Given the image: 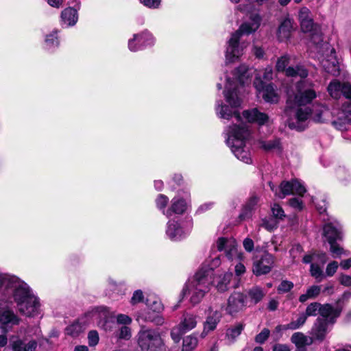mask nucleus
<instances>
[{
	"label": "nucleus",
	"mask_w": 351,
	"mask_h": 351,
	"mask_svg": "<svg viewBox=\"0 0 351 351\" xmlns=\"http://www.w3.org/2000/svg\"><path fill=\"white\" fill-rule=\"evenodd\" d=\"M306 319V315L304 313H300L296 320H292L289 324H288L290 330H294L300 328L305 324Z\"/></svg>",
	"instance_id": "44"
},
{
	"label": "nucleus",
	"mask_w": 351,
	"mask_h": 351,
	"mask_svg": "<svg viewBox=\"0 0 351 351\" xmlns=\"http://www.w3.org/2000/svg\"><path fill=\"white\" fill-rule=\"evenodd\" d=\"M273 351H291L289 346L283 343H276L272 347Z\"/></svg>",
	"instance_id": "62"
},
{
	"label": "nucleus",
	"mask_w": 351,
	"mask_h": 351,
	"mask_svg": "<svg viewBox=\"0 0 351 351\" xmlns=\"http://www.w3.org/2000/svg\"><path fill=\"white\" fill-rule=\"evenodd\" d=\"M351 296V293H344L342 295V299L338 300L333 306H330V324L333 322V319L339 316L343 306V299L348 300Z\"/></svg>",
	"instance_id": "33"
},
{
	"label": "nucleus",
	"mask_w": 351,
	"mask_h": 351,
	"mask_svg": "<svg viewBox=\"0 0 351 351\" xmlns=\"http://www.w3.org/2000/svg\"><path fill=\"white\" fill-rule=\"evenodd\" d=\"M151 309H149L147 311L141 312L137 318L138 322L141 319L145 322H154L156 318L157 317V314L155 312H151Z\"/></svg>",
	"instance_id": "46"
},
{
	"label": "nucleus",
	"mask_w": 351,
	"mask_h": 351,
	"mask_svg": "<svg viewBox=\"0 0 351 351\" xmlns=\"http://www.w3.org/2000/svg\"><path fill=\"white\" fill-rule=\"evenodd\" d=\"M321 288L319 286L313 285L309 287L306 293L300 296L299 300L300 302H304L308 299L316 298L320 293Z\"/></svg>",
	"instance_id": "40"
},
{
	"label": "nucleus",
	"mask_w": 351,
	"mask_h": 351,
	"mask_svg": "<svg viewBox=\"0 0 351 351\" xmlns=\"http://www.w3.org/2000/svg\"><path fill=\"white\" fill-rule=\"evenodd\" d=\"M293 287V284L291 281L283 280L281 282L278 287V291L280 293H286L289 291Z\"/></svg>",
	"instance_id": "54"
},
{
	"label": "nucleus",
	"mask_w": 351,
	"mask_h": 351,
	"mask_svg": "<svg viewBox=\"0 0 351 351\" xmlns=\"http://www.w3.org/2000/svg\"><path fill=\"white\" fill-rule=\"evenodd\" d=\"M339 119L341 122L339 123L336 121L332 122V125L337 129L343 130L344 125L346 123H351V101H348L344 104L341 112L339 113Z\"/></svg>",
	"instance_id": "29"
},
{
	"label": "nucleus",
	"mask_w": 351,
	"mask_h": 351,
	"mask_svg": "<svg viewBox=\"0 0 351 351\" xmlns=\"http://www.w3.org/2000/svg\"><path fill=\"white\" fill-rule=\"evenodd\" d=\"M217 247L219 251H224L226 258L230 261H241L243 259V254L238 251V245L234 239L219 238L217 241ZM234 272L239 276L245 272V267L239 262L234 266Z\"/></svg>",
	"instance_id": "6"
},
{
	"label": "nucleus",
	"mask_w": 351,
	"mask_h": 351,
	"mask_svg": "<svg viewBox=\"0 0 351 351\" xmlns=\"http://www.w3.org/2000/svg\"><path fill=\"white\" fill-rule=\"evenodd\" d=\"M293 20L289 17L285 18L278 28L277 37L280 42L287 41L291 35Z\"/></svg>",
	"instance_id": "25"
},
{
	"label": "nucleus",
	"mask_w": 351,
	"mask_h": 351,
	"mask_svg": "<svg viewBox=\"0 0 351 351\" xmlns=\"http://www.w3.org/2000/svg\"><path fill=\"white\" fill-rule=\"evenodd\" d=\"M169 202V198L162 194H160L158 195L157 198L156 199V204L157 208L162 211V213L164 214V212H166L167 210H165V208Z\"/></svg>",
	"instance_id": "48"
},
{
	"label": "nucleus",
	"mask_w": 351,
	"mask_h": 351,
	"mask_svg": "<svg viewBox=\"0 0 351 351\" xmlns=\"http://www.w3.org/2000/svg\"><path fill=\"white\" fill-rule=\"evenodd\" d=\"M291 341L295 345L297 348H302L312 343V339L306 336L300 332H295L291 337Z\"/></svg>",
	"instance_id": "34"
},
{
	"label": "nucleus",
	"mask_w": 351,
	"mask_h": 351,
	"mask_svg": "<svg viewBox=\"0 0 351 351\" xmlns=\"http://www.w3.org/2000/svg\"><path fill=\"white\" fill-rule=\"evenodd\" d=\"M248 295L251 300L256 304L263 299L265 293L261 288L256 287L249 291Z\"/></svg>",
	"instance_id": "43"
},
{
	"label": "nucleus",
	"mask_w": 351,
	"mask_h": 351,
	"mask_svg": "<svg viewBox=\"0 0 351 351\" xmlns=\"http://www.w3.org/2000/svg\"><path fill=\"white\" fill-rule=\"evenodd\" d=\"M274 263V257L269 253H265L260 261L254 263L253 272L256 276L266 274L271 271Z\"/></svg>",
	"instance_id": "18"
},
{
	"label": "nucleus",
	"mask_w": 351,
	"mask_h": 351,
	"mask_svg": "<svg viewBox=\"0 0 351 351\" xmlns=\"http://www.w3.org/2000/svg\"><path fill=\"white\" fill-rule=\"evenodd\" d=\"M5 306L0 307V324L3 328H11L14 325H18L20 322V318L14 312L9 308H4Z\"/></svg>",
	"instance_id": "21"
},
{
	"label": "nucleus",
	"mask_w": 351,
	"mask_h": 351,
	"mask_svg": "<svg viewBox=\"0 0 351 351\" xmlns=\"http://www.w3.org/2000/svg\"><path fill=\"white\" fill-rule=\"evenodd\" d=\"M301 29L304 32L311 33V39L314 43H318L322 40L321 35L317 32V28H314L315 25L312 19H308L300 22Z\"/></svg>",
	"instance_id": "31"
},
{
	"label": "nucleus",
	"mask_w": 351,
	"mask_h": 351,
	"mask_svg": "<svg viewBox=\"0 0 351 351\" xmlns=\"http://www.w3.org/2000/svg\"><path fill=\"white\" fill-rule=\"evenodd\" d=\"M88 343L90 347H95L99 341V333L97 330H93L88 332Z\"/></svg>",
	"instance_id": "47"
},
{
	"label": "nucleus",
	"mask_w": 351,
	"mask_h": 351,
	"mask_svg": "<svg viewBox=\"0 0 351 351\" xmlns=\"http://www.w3.org/2000/svg\"><path fill=\"white\" fill-rule=\"evenodd\" d=\"M289 62L288 56H283L278 59L276 62V70L278 71H285L287 77H297L304 79L308 75L307 70L302 66H289L286 68Z\"/></svg>",
	"instance_id": "14"
},
{
	"label": "nucleus",
	"mask_w": 351,
	"mask_h": 351,
	"mask_svg": "<svg viewBox=\"0 0 351 351\" xmlns=\"http://www.w3.org/2000/svg\"><path fill=\"white\" fill-rule=\"evenodd\" d=\"M208 315L204 323V329L200 335L202 338H204L209 332L214 330L221 318V313L218 311H213L211 308L208 309Z\"/></svg>",
	"instance_id": "20"
},
{
	"label": "nucleus",
	"mask_w": 351,
	"mask_h": 351,
	"mask_svg": "<svg viewBox=\"0 0 351 351\" xmlns=\"http://www.w3.org/2000/svg\"><path fill=\"white\" fill-rule=\"evenodd\" d=\"M243 245L245 250L248 252H251L254 246V241L250 238L245 239L243 242Z\"/></svg>",
	"instance_id": "59"
},
{
	"label": "nucleus",
	"mask_w": 351,
	"mask_h": 351,
	"mask_svg": "<svg viewBox=\"0 0 351 351\" xmlns=\"http://www.w3.org/2000/svg\"><path fill=\"white\" fill-rule=\"evenodd\" d=\"M117 322L118 324L127 326L132 323V319L127 315L119 314L117 317Z\"/></svg>",
	"instance_id": "56"
},
{
	"label": "nucleus",
	"mask_w": 351,
	"mask_h": 351,
	"mask_svg": "<svg viewBox=\"0 0 351 351\" xmlns=\"http://www.w3.org/2000/svg\"><path fill=\"white\" fill-rule=\"evenodd\" d=\"M214 206L213 202H206L203 204H202L197 209V213H203L207 210H210Z\"/></svg>",
	"instance_id": "60"
},
{
	"label": "nucleus",
	"mask_w": 351,
	"mask_h": 351,
	"mask_svg": "<svg viewBox=\"0 0 351 351\" xmlns=\"http://www.w3.org/2000/svg\"><path fill=\"white\" fill-rule=\"evenodd\" d=\"M269 185L271 190L274 192L275 195L281 199L291 194L303 196L306 192L303 182L297 179L292 180L291 181H283L278 188L271 182H269Z\"/></svg>",
	"instance_id": "7"
},
{
	"label": "nucleus",
	"mask_w": 351,
	"mask_h": 351,
	"mask_svg": "<svg viewBox=\"0 0 351 351\" xmlns=\"http://www.w3.org/2000/svg\"><path fill=\"white\" fill-rule=\"evenodd\" d=\"M246 304V296L240 292H234L229 296L225 311L227 314L235 316L245 309Z\"/></svg>",
	"instance_id": "15"
},
{
	"label": "nucleus",
	"mask_w": 351,
	"mask_h": 351,
	"mask_svg": "<svg viewBox=\"0 0 351 351\" xmlns=\"http://www.w3.org/2000/svg\"><path fill=\"white\" fill-rule=\"evenodd\" d=\"M186 209V203L185 200L180 197H175L171 199L170 207L164 212V215L170 217L173 214L181 215Z\"/></svg>",
	"instance_id": "26"
},
{
	"label": "nucleus",
	"mask_w": 351,
	"mask_h": 351,
	"mask_svg": "<svg viewBox=\"0 0 351 351\" xmlns=\"http://www.w3.org/2000/svg\"><path fill=\"white\" fill-rule=\"evenodd\" d=\"M243 330V326L241 324H237L235 326L228 328L226 334V338L228 343H234L237 338L241 335Z\"/></svg>",
	"instance_id": "36"
},
{
	"label": "nucleus",
	"mask_w": 351,
	"mask_h": 351,
	"mask_svg": "<svg viewBox=\"0 0 351 351\" xmlns=\"http://www.w3.org/2000/svg\"><path fill=\"white\" fill-rule=\"evenodd\" d=\"M151 310L155 312L156 313H158L163 309V306L160 301L155 300L153 302L152 305L151 306Z\"/></svg>",
	"instance_id": "61"
},
{
	"label": "nucleus",
	"mask_w": 351,
	"mask_h": 351,
	"mask_svg": "<svg viewBox=\"0 0 351 351\" xmlns=\"http://www.w3.org/2000/svg\"><path fill=\"white\" fill-rule=\"evenodd\" d=\"M14 302L18 311L27 317L40 314V302L28 285L15 276L0 272V307Z\"/></svg>",
	"instance_id": "2"
},
{
	"label": "nucleus",
	"mask_w": 351,
	"mask_h": 351,
	"mask_svg": "<svg viewBox=\"0 0 351 351\" xmlns=\"http://www.w3.org/2000/svg\"><path fill=\"white\" fill-rule=\"evenodd\" d=\"M144 295L141 290H136L134 292L133 295L131 298L130 303L132 305H135L140 302H143Z\"/></svg>",
	"instance_id": "53"
},
{
	"label": "nucleus",
	"mask_w": 351,
	"mask_h": 351,
	"mask_svg": "<svg viewBox=\"0 0 351 351\" xmlns=\"http://www.w3.org/2000/svg\"><path fill=\"white\" fill-rule=\"evenodd\" d=\"M324 265V264H322L319 259L316 263H313L311 265V274L317 281H321L324 277V274H323Z\"/></svg>",
	"instance_id": "39"
},
{
	"label": "nucleus",
	"mask_w": 351,
	"mask_h": 351,
	"mask_svg": "<svg viewBox=\"0 0 351 351\" xmlns=\"http://www.w3.org/2000/svg\"><path fill=\"white\" fill-rule=\"evenodd\" d=\"M141 2L147 8L156 9L159 7L161 0H141Z\"/></svg>",
	"instance_id": "57"
},
{
	"label": "nucleus",
	"mask_w": 351,
	"mask_h": 351,
	"mask_svg": "<svg viewBox=\"0 0 351 351\" xmlns=\"http://www.w3.org/2000/svg\"><path fill=\"white\" fill-rule=\"evenodd\" d=\"M254 86L256 90L257 96L262 97L268 103H277L279 100V95L271 84H265L261 78V75L257 74L254 81Z\"/></svg>",
	"instance_id": "10"
},
{
	"label": "nucleus",
	"mask_w": 351,
	"mask_h": 351,
	"mask_svg": "<svg viewBox=\"0 0 351 351\" xmlns=\"http://www.w3.org/2000/svg\"><path fill=\"white\" fill-rule=\"evenodd\" d=\"M320 259L322 264H324L327 261V256L326 254L314 253L313 254H306L303 258V263H316Z\"/></svg>",
	"instance_id": "42"
},
{
	"label": "nucleus",
	"mask_w": 351,
	"mask_h": 351,
	"mask_svg": "<svg viewBox=\"0 0 351 351\" xmlns=\"http://www.w3.org/2000/svg\"><path fill=\"white\" fill-rule=\"evenodd\" d=\"M232 274L231 272H226L222 275H219L214 280L216 283V288L220 292H224L228 290V286L232 278Z\"/></svg>",
	"instance_id": "32"
},
{
	"label": "nucleus",
	"mask_w": 351,
	"mask_h": 351,
	"mask_svg": "<svg viewBox=\"0 0 351 351\" xmlns=\"http://www.w3.org/2000/svg\"><path fill=\"white\" fill-rule=\"evenodd\" d=\"M243 115L248 122L256 123L259 126H267L272 123V121L266 113L260 111L257 108L245 110L243 112Z\"/></svg>",
	"instance_id": "17"
},
{
	"label": "nucleus",
	"mask_w": 351,
	"mask_h": 351,
	"mask_svg": "<svg viewBox=\"0 0 351 351\" xmlns=\"http://www.w3.org/2000/svg\"><path fill=\"white\" fill-rule=\"evenodd\" d=\"M86 322H75L66 328V334L72 337H77L85 329Z\"/></svg>",
	"instance_id": "37"
},
{
	"label": "nucleus",
	"mask_w": 351,
	"mask_h": 351,
	"mask_svg": "<svg viewBox=\"0 0 351 351\" xmlns=\"http://www.w3.org/2000/svg\"><path fill=\"white\" fill-rule=\"evenodd\" d=\"M197 324V316L186 313L182 315L180 324L173 327L171 332L173 340L178 343L183 334L195 328Z\"/></svg>",
	"instance_id": "9"
},
{
	"label": "nucleus",
	"mask_w": 351,
	"mask_h": 351,
	"mask_svg": "<svg viewBox=\"0 0 351 351\" xmlns=\"http://www.w3.org/2000/svg\"><path fill=\"white\" fill-rule=\"evenodd\" d=\"M190 232V228H186L182 223L169 220L167 223L166 235L171 241H177L184 238Z\"/></svg>",
	"instance_id": "16"
},
{
	"label": "nucleus",
	"mask_w": 351,
	"mask_h": 351,
	"mask_svg": "<svg viewBox=\"0 0 351 351\" xmlns=\"http://www.w3.org/2000/svg\"><path fill=\"white\" fill-rule=\"evenodd\" d=\"M270 331L267 328H264L256 337L255 341L258 343H263L269 337Z\"/></svg>",
	"instance_id": "51"
},
{
	"label": "nucleus",
	"mask_w": 351,
	"mask_h": 351,
	"mask_svg": "<svg viewBox=\"0 0 351 351\" xmlns=\"http://www.w3.org/2000/svg\"><path fill=\"white\" fill-rule=\"evenodd\" d=\"M76 8H67L61 13V25L62 27H71L76 24L78 20L77 9L80 8V3L75 5Z\"/></svg>",
	"instance_id": "23"
},
{
	"label": "nucleus",
	"mask_w": 351,
	"mask_h": 351,
	"mask_svg": "<svg viewBox=\"0 0 351 351\" xmlns=\"http://www.w3.org/2000/svg\"><path fill=\"white\" fill-rule=\"evenodd\" d=\"M330 75L339 76L341 71V55L339 51L335 49H330Z\"/></svg>",
	"instance_id": "30"
},
{
	"label": "nucleus",
	"mask_w": 351,
	"mask_h": 351,
	"mask_svg": "<svg viewBox=\"0 0 351 351\" xmlns=\"http://www.w3.org/2000/svg\"><path fill=\"white\" fill-rule=\"evenodd\" d=\"M258 202L259 199L256 196H253L248 199L243 206L242 210L239 215L240 221H245L252 218Z\"/></svg>",
	"instance_id": "28"
},
{
	"label": "nucleus",
	"mask_w": 351,
	"mask_h": 351,
	"mask_svg": "<svg viewBox=\"0 0 351 351\" xmlns=\"http://www.w3.org/2000/svg\"><path fill=\"white\" fill-rule=\"evenodd\" d=\"M288 330H290L289 324L278 325L273 331V336L278 340L281 337L282 332Z\"/></svg>",
	"instance_id": "50"
},
{
	"label": "nucleus",
	"mask_w": 351,
	"mask_h": 351,
	"mask_svg": "<svg viewBox=\"0 0 351 351\" xmlns=\"http://www.w3.org/2000/svg\"><path fill=\"white\" fill-rule=\"evenodd\" d=\"M156 43V39L149 32L145 30L141 33L134 34L133 38L128 40V49L136 52L143 48L152 47Z\"/></svg>",
	"instance_id": "13"
},
{
	"label": "nucleus",
	"mask_w": 351,
	"mask_h": 351,
	"mask_svg": "<svg viewBox=\"0 0 351 351\" xmlns=\"http://www.w3.org/2000/svg\"><path fill=\"white\" fill-rule=\"evenodd\" d=\"M328 317H318L312 328L311 335L317 340L322 341L326 335L328 326Z\"/></svg>",
	"instance_id": "22"
},
{
	"label": "nucleus",
	"mask_w": 351,
	"mask_h": 351,
	"mask_svg": "<svg viewBox=\"0 0 351 351\" xmlns=\"http://www.w3.org/2000/svg\"><path fill=\"white\" fill-rule=\"evenodd\" d=\"M138 343L143 351H156L161 344V339L154 330H141L138 333Z\"/></svg>",
	"instance_id": "11"
},
{
	"label": "nucleus",
	"mask_w": 351,
	"mask_h": 351,
	"mask_svg": "<svg viewBox=\"0 0 351 351\" xmlns=\"http://www.w3.org/2000/svg\"><path fill=\"white\" fill-rule=\"evenodd\" d=\"M254 72L253 69H249L245 64H241L232 73V77L227 75L223 95L230 106L220 104L218 101L216 108L217 114L220 118L229 120L234 117L237 123H239V125L234 124L227 129L226 143L234 155L246 164L252 162L249 147L246 145L250 134L247 128L240 124L241 117L236 108H239L242 103L241 89L245 84L250 83Z\"/></svg>",
	"instance_id": "1"
},
{
	"label": "nucleus",
	"mask_w": 351,
	"mask_h": 351,
	"mask_svg": "<svg viewBox=\"0 0 351 351\" xmlns=\"http://www.w3.org/2000/svg\"><path fill=\"white\" fill-rule=\"evenodd\" d=\"M341 94L347 99H351V84L347 82L341 84L336 80L330 82V96L338 97Z\"/></svg>",
	"instance_id": "24"
},
{
	"label": "nucleus",
	"mask_w": 351,
	"mask_h": 351,
	"mask_svg": "<svg viewBox=\"0 0 351 351\" xmlns=\"http://www.w3.org/2000/svg\"><path fill=\"white\" fill-rule=\"evenodd\" d=\"M212 273L210 269H199L186 283L181 295H190V302L193 305L199 303L210 290Z\"/></svg>",
	"instance_id": "5"
},
{
	"label": "nucleus",
	"mask_w": 351,
	"mask_h": 351,
	"mask_svg": "<svg viewBox=\"0 0 351 351\" xmlns=\"http://www.w3.org/2000/svg\"><path fill=\"white\" fill-rule=\"evenodd\" d=\"M289 204L292 208L297 209L298 210H301L303 208V203L302 201L298 198V197H293L289 200Z\"/></svg>",
	"instance_id": "55"
},
{
	"label": "nucleus",
	"mask_w": 351,
	"mask_h": 351,
	"mask_svg": "<svg viewBox=\"0 0 351 351\" xmlns=\"http://www.w3.org/2000/svg\"><path fill=\"white\" fill-rule=\"evenodd\" d=\"M260 147L265 151L278 150L281 149L280 140L278 138L267 141H262L259 143Z\"/></svg>",
	"instance_id": "41"
},
{
	"label": "nucleus",
	"mask_w": 351,
	"mask_h": 351,
	"mask_svg": "<svg viewBox=\"0 0 351 351\" xmlns=\"http://www.w3.org/2000/svg\"><path fill=\"white\" fill-rule=\"evenodd\" d=\"M58 34V30L53 29L52 32L45 36V44L47 48L51 49L59 46L60 41Z\"/></svg>",
	"instance_id": "38"
},
{
	"label": "nucleus",
	"mask_w": 351,
	"mask_h": 351,
	"mask_svg": "<svg viewBox=\"0 0 351 351\" xmlns=\"http://www.w3.org/2000/svg\"><path fill=\"white\" fill-rule=\"evenodd\" d=\"M262 17L258 13L251 14L249 19L244 21L239 28L231 34L225 51V63L235 62L243 55L249 43L243 39V36L254 33L260 27Z\"/></svg>",
	"instance_id": "4"
},
{
	"label": "nucleus",
	"mask_w": 351,
	"mask_h": 351,
	"mask_svg": "<svg viewBox=\"0 0 351 351\" xmlns=\"http://www.w3.org/2000/svg\"><path fill=\"white\" fill-rule=\"evenodd\" d=\"M308 316H316L319 314L321 318L329 317V304H326L324 305L317 302L311 303L306 308V312L304 313Z\"/></svg>",
	"instance_id": "27"
},
{
	"label": "nucleus",
	"mask_w": 351,
	"mask_h": 351,
	"mask_svg": "<svg viewBox=\"0 0 351 351\" xmlns=\"http://www.w3.org/2000/svg\"><path fill=\"white\" fill-rule=\"evenodd\" d=\"M330 256L334 258L342 255L348 256L349 252L343 250L338 243L337 241H341L343 236L342 226L337 219H330Z\"/></svg>",
	"instance_id": "8"
},
{
	"label": "nucleus",
	"mask_w": 351,
	"mask_h": 351,
	"mask_svg": "<svg viewBox=\"0 0 351 351\" xmlns=\"http://www.w3.org/2000/svg\"><path fill=\"white\" fill-rule=\"evenodd\" d=\"M86 317L95 322L97 326L106 331L111 330V313L105 306H98L93 308L86 314Z\"/></svg>",
	"instance_id": "12"
},
{
	"label": "nucleus",
	"mask_w": 351,
	"mask_h": 351,
	"mask_svg": "<svg viewBox=\"0 0 351 351\" xmlns=\"http://www.w3.org/2000/svg\"><path fill=\"white\" fill-rule=\"evenodd\" d=\"M287 99L285 115L291 129L303 130L306 121L312 114V110L307 105L317 97L312 84L307 80H300L294 88L287 90Z\"/></svg>",
	"instance_id": "3"
},
{
	"label": "nucleus",
	"mask_w": 351,
	"mask_h": 351,
	"mask_svg": "<svg viewBox=\"0 0 351 351\" xmlns=\"http://www.w3.org/2000/svg\"><path fill=\"white\" fill-rule=\"evenodd\" d=\"M271 212L274 217L282 219L285 217V212L281 206L274 204L271 207Z\"/></svg>",
	"instance_id": "52"
},
{
	"label": "nucleus",
	"mask_w": 351,
	"mask_h": 351,
	"mask_svg": "<svg viewBox=\"0 0 351 351\" xmlns=\"http://www.w3.org/2000/svg\"><path fill=\"white\" fill-rule=\"evenodd\" d=\"M311 19L310 11L307 8H302L299 12V19L301 21Z\"/></svg>",
	"instance_id": "58"
},
{
	"label": "nucleus",
	"mask_w": 351,
	"mask_h": 351,
	"mask_svg": "<svg viewBox=\"0 0 351 351\" xmlns=\"http://www.w3.org/2000/svg\"><path fill=\"white\" fill-rule=\"evenodd\" d=\"M115 337L120 339L128 340L132 337L131 329L128 326H121L115 333Z\"/></svg>",
	"instance_id": "45"
},
{
	"label": "nucleus",
	"mask_w": 351,
	"mask_h": 351,
	"mask_svg": "<svg viewBox=\"0 0 351 351\" xmlns=\"http://www.w3.org/2000/svg\"><path fill=\"white\" fill-rule=\"evenodd\" d=\"M316 208L319 213L322 215L326 213L327 206L324 201H320L316 203Z\"/></svg>",
	"instance_id": "63"
},
{
	"label": "nucleus",
	"mask_w": 351,
	"mask_h": 351,
	"mask_svg": "<svg viewBox=\"0 0 351 351\" xmlns=\"http://www.w3.org/2000/svg\"><path fill=\"white\" fill-rule=\"evenodd\" d=\"M197 344L198 339L196 335H189L183 339L182 351H193Z\"/></svg>",
	"instance_id": "35"
},
{
	"label": "nucleus",
	"mask_w": 351,
	"mask_h": 351,
	"mask_svg": "<svg viewBox=\"0 0 351 351\" xmlns=\"http://www.w3.org/2000/svg\"><path fill=\"white\" fill-rule=\"evenodd\" d=\"M339 282L344 286L351 287V276L348 275H341L339 277Z\"/></svg>",
	"instance_id": "64"
},
{
	"label": "nucleus",
	"mask_w": 351,
	"mask_h": 351,
	"mask_svg": "<svg viewBox=\"0 0 351 351\" xmlns=\"http://www.w3.org/2000/svg\"><path fill=\"white\" fill-rule=\"evenodd\" d=\"M38 343L34 339H22L19 337H12L10 347L12 351H36Z\"/></svg>",
	"instance_id": "19"
},
{
	"label": "nucleus",
	"mask_w": 351,
	"mask_h": 351,
	"mask_svg": "<svg viewBox=\"0 0 351 351\" xmlns=\"http://www.w3.org/2000/svg\"><path fill=\"white\" fill-rule=\"evenodd\" d=\"M328 111V108L326 106H320L319 109H315V112L313 115V119L316 122H323L324 118L323 114L326 113Z\"/></svg>",
	"instance_id": "49"
}]
</instances>
